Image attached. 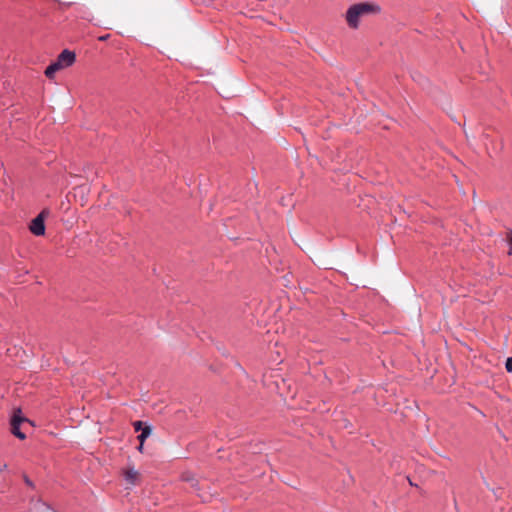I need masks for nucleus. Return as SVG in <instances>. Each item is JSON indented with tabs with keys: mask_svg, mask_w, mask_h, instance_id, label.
Segmentation results:
<instances>
[{
	"mask_svg": "<svg viewBox=\"0 0 512 512\" xmlns=\"http://www.w3.org/2000/svg\"><path fill=\"white\" fill-rule=\"evenodd\" d=\"M182 479L184 481H191L192 480L188 475H185V474L182 476Z\"/></svg>",
	"mask_w": 512,
	"mask_h": 512,
	"instance_id": "obj_15",
	"label": "nucleus"
},
{
	"mask_svg": "<svg viewBox=\"0 0 512 512\" xmlns=\"http://www.w3.org/2000/svg\"><path fill=\"white\" fill-rule=\"evenodd\" d=\"M141 435H144L146 436L147 438L149 437V435L151 434V428L149 426H145L142 430H141Z\"/></svg>",
	"mask_w": 512,
	"mask_h": 512,
	"instance_id": "obj_8",
	"label": "nucleus"
},
{
	"mask_svg": "<svg viewBox=\"0 0 512 512\" xmlns=\"http://www.w3.org/2000/svg\"><path fill=\"white\" fill-rule=\"evenodd\" d=\"M143 445H144V443H141V442H140V444H139V446H138V450H139L140 452H142V451H143Z\"/></svg>",
	"mask_w": 512,
	"mask_h": 512,
	"instance_id": "obj_16",
	"label": "nucleus"
},
{
	"mask_svg": "<svg viewBox=\"0 0 512 512\" xmlns=\"http://www.w3.org/2000/svg\"><path fill=\"white\" fill-rule=\"evenodd\" d=\"M141 435H144L146 436L147 438L149 437V435L151 434V428L149 426H145L142 430H141Z\"/></svg>",
	"mask_w": 512,
	"mask_h": 512,
	"instance_id": "obj_9",
	"label": "nucleus"
},
{
	"mask_svg": "<svg viewBox=\"0 0 512 512\" xmlns=\"http://www.w3.org/2000/svg\"><path fill=\"white\" fill-rule=\"evenodd\" d=\"M25 482H26L28 485H32L31 481H30L28 478H25Z\"/></svg>",
	"mask_w": 512,
	"mask_h": 512,
	"instance_id": "obj_17",
	"label": "nucleus"
},
{
	"mask_svg": "<svg viewBox=\"0 0 512 512\" xmlns=\"http://www.w3.org/2000/svg\"><path fill=\"white\" fill-rule=\"evenodd\" d=\"M109 34L103 35L99 37V41H106L109 38Z\"/></svg>",
	"mask_w": 512,
	"mask_h": 512,
	"instance_id": "obj_14",
	"label": "nucleus"
},
{
	"mask_svg": "<svg viewBox=\"0 0 512 512\" xmlns=\"http://www.w3.org/2000/svg\"><path fill=\"white\" fill-rule=\"evenodd\" d=\"M61 69L63 68L55 61L46 68L45 75L51 79L54 77V74Z\"/></svg>",
	"mask_w": 512,
	"mask_h": 512,
	"instance_id": "obj_6",
	"label": "nucleus"
},
{
	"mask_svg": "<svg viewBox=\"0 0 512 512\" xmlns=\"http://www.w3.org/2000/svg\"><path fill=\"white\" fill-rule=\"evenodd\" d=\"M75 59V53L68 49H65L59 54L56 62L59 63V65L64 69L70 67L75 62Z\"/></svg>",
	"mask_w": 512,
	"mask_h": 512,
	"instance_id": "obj_4",
	"label": "nucleus"
},
{
	"mask_svg": "<svg viewBox=\"0 0 512 512\" xmlns=\"http://www.w3.org/2000/svg\"><path fill=\"white\" fill-rule=\"evenodd\" d=\"M146 439H147V437H146V436L141 435V434H140V435H138V440H139V442L144 443V441H145Z\"/></svg>",
	"mask_w": 512,
	"mask_h": 512,
	"instance_id": "obj_13",
	"label": "nucleus"
},
{
	"mask_svg": "<svg viewBox=\"0 0 512 512\" xmlns=\"http://www.w3.org/2000/svg\"><path fill=\"white\" fill-rule=\"evenodd\" d=\"M381 12V7L373 2L354 4V29L358 26V18L368 15H376Z\"/></svg>",
	"mask_w": 512,
	"mask_h": 512,
	"instance_id": "obj_1",
	"label": "nucleus"
},
{
	"mask_svg": "<svg viewBox=\"0 0 512 512\" xmlns=\"http://www.w3.org/2000/svg\"><path fill=\"white\" fill-rule=\"evenodd\" d=\"M345 17L348 25L352 27V6L347 9Z\"/></svg>",
	"mask_w": 512,
	"mask_h": 512,
	"instance_id": "obj_7",
	"label": "nucleus"
},
{
	"mask_svg": "<svg viewBox=\"0 0 512 512\" xmlns=\"http://www.w3.org/2000/svg\"><path fill=\"white\" fill-rule=\"evenodd\" d=\"M506 369L508 372H512V356L506 360Z\"/></svg>",
	"mask_w": 512,
	"mask_h": 512,
	"instance_id": "obj_11",
	"label": "nucleus"
},
{
	"mask_svg": "<svg viewBox=\"0 0 512 512\" xmlns=\"http://www.w3.org/2000/svg\"><path fill=\"white\" fill-rule=\"evenodd\" d=\"M124 480L130 484L131 486H136L140 484L141 474L134 469V467H127L123 470Z\"/></svg>",
	"mask_w": 512,
	"mask_h": 512,
	"instance_id": "obj_5",
	"label": "nucleus"
},
{
	"mask_svg": "<svg viewBox=\"0 0 512 512\" xmlns=\"http://www.w3.org/2000/svg\"><path fill=\"white\" fill-rule=\"evenodd\" d=\"M23 422H28V419L21 415V410L17 409L11 419V432L19 439L23 440L26 438L25 434L20 430V425Z\"/></svg>",
	"mask_w": 512,
	"mask_h": 512,
	"instance_id": "obj_2",
	"label": "nucleus"
},
{
	"mask_svg": "<svg viewBox=\"0 0 512 512\" xmlns=\"http://www.w3.org/2000/svg\"><path fill=\"white\" fill-rule=\"evenodd\" d=\"M509 245L512 246V230L507 233Z\"/></svg>",
	"mask_w": 512,
	"mask_h": 512,
	"instance_id": "obj_12",
	"label": "nucleus"
},
{
	"mask_svg": "<svg viewBox=\"0 0 512 512\" xmlns=\"http://www.w3.org/2000/svg\"><path fill=\"white\" fill-rule=\"evenodd\" d=\"M29 229L35 236H42L45 234L44 211L31 221Z\"/></svg>",
	"mask_w": 512,
	"mask_h": 512,
	"instance_id": "obj_3",
	"label": "nucleus"
},
{
	"mask_svg": "<svg viewBox=\"0 0 512 512\" xmlns=\"http://www.w3.org/2000/svg\"><path fill=\"white\" fill-rule=\"evenodd\" d=\"M508 254L512 255V246H510V250H509Z\"/></svg>",
	"mask_w": 512,
	"mask_h": 512,
	"instance_id": "obj_18",
	"label": "nucleus"
},
{
	"mask_svg": "<svg viewBox=\"0 0 512 512\" xmlns=\"http://www.w3.org/2000/svg\"><path fill=\"white\" fill-rule=\"evenodd\" d=\"M134 429L136 431H141L144 427H143V423L141 421H136L134 422Z\"/></svg>",
	"mask_w": 512,
	"mask_h": 512,
	"instance_id": "obj_10",
	"label": "nucleus"
}]
</instances>
